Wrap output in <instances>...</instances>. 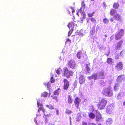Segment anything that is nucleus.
Returning a JSON list of instances; mask_svg holds the SVG:
<instances>
[{"label": "nucleus", "mask_w": 125, "mask_h": 125, "mask_svg": "<svg viewBox=\"0 0 125 125\" xmlns=\"http://www.w3.org/2000/svg\"><path fill=\"white\" fill-rule=\"evenodd\" d=\"M125 96V94L123 93H120L117 97V98L118 100L123 99Z\"/></svg>", "instance_id": "obj_16"}, {"label": "nucleus", "mask_w": 125, "mask_h": 125, "mask_svg": "<svg viewBox=\"0 0 125 125\" xmlns=\"http://www.w3.org/2000/svg\"><path fill=\"white\" fill-rule=\"evenodd\" d=\"M83 115L84 117H86V113H83Z\"/></svg>", "instance_id": "obj_49"}, {"label": "nucleus", "mask_w": 125, "mask_h": 125, "mask_svg": "<svg viewBox=\"0 0 125 125\" xmlns=\"http://www.w3.org/2000/svg\"><path fill=\"white\" fill-rule=\"evenodd\" d=\"M75 25V24L73 22H71L69 23L68 26L70 30H71L69 31L68 33V36H70L71 34L72 33L73 31L74 26Z\"/></svg>", "instance_id": "obj_8"}, {"label": "nucleus", "mask_w": 125, "mask_h": 125, "mask_svg": "<svg viewBox=\"0 0 125 125\" xmlns=\"http://www.w3.org/2000/svg\"><path fill=\"white\" fill-rule=\"evenodd\" d=\"M107 62L109 64H111L112 62V59L111 58H108L107 60Z\"/></svg>", "instance_id": "obj_34"}, {"label": "nucleus", "mask_w": 125, "mask_h": 125, "mask_svg": "<svg viewBox=\"0 0 125 125\" xmlns=\"http://www.w3.org/2000/svg\"><path fill=\"white\" fill-rule=\"evenodd\" d=\"M96 112V121H100L103 120V118L101 117L100 113H99L98 111L95 110Z\"/></svg>", "instance_id": "obj_10"}, {"label": "nucleus", "mask_w": 125, "mask_h": 125, "mask_svg": "<svg viewBox=\"0 0 125 125\" xmlns=\"http://www.w3.org/2000/svg\"><path fill=\"white\" fill-rule=\"evenodd\" d=\"M105 36L106 37H107V36L106 35H105Z\"/></svg>", "instance_id": "obj_57"}, {"label": "nucleus", "mask_w": 125, "mask_h": 125, "mask_svg": "<svg viewBox=\"0 0 125 125\" xmlns=\"http://www.w3.org/2000/svg\"><path fill=\"white\" fill-rule=\"evenodd\" d=\"M89 116L90 118L93 119L94 118L95 115L93 113H90L89 114Z\"/></svg>", "instance_id": "obj_24"}, {"label": "nucleus", "mask_w": 125, "mask_h": 125, "mask_svg": "<svg viewBox=\"0 0 125 125\" xmlns=\"http://www.w3.org/2000/svg\"><path fill=\"white\" fill-rule=\"evenodd\" d=\"M115 68L118 71L121 70L123 68V64L122 62H120L118 63L115 67Z\"/></svg>", "instance_id": "obj_13"}, {"label": "nucleus", "mask_w": 125, "mask_h": 125, "mask_svg": "<svg viewBox=\"0 0 125 125\" xmlns=\"http://www.w3.org/2000/svg\"><path fill=\"white\" fill-rule=\"evenodd\" d=\"M123 104L125 106V101L123 102Z\"/></svg>", "instance_id": "obj_52"}, {"label": "nucleus", "mask_w": 125, "mask_h": 125, "mask_svg": "<svg viewBox=\"0 0 125 125\" xmlns=\"http://www.w3.org/2000/svg\"><path fill=\"white\" fill-rule=\"evenodd\" d=\"M92 1H93L94 0H92Z\"/></svg>", "instance_id": "obj_61"}, {"label": "nucleus", "mask_w": 125, "mask_h": 125, "mask_svg": "<svg viewBox=\"0 0 125 125\" xmlns=\"http://www.w3.org/2000/svg\"><path fill=\"white\" fill-rule=\"evenodd\" d=\"M55 110H56V114L58 115H59V111L57 109H55Z\"/></svg>", "instance_id": "obj_46"}, {"label": "nucleus", "mask_w": 125, "mask_h": 125, "mask_svg": "<svg viewBox=\"0 0 125 125\" xmlns=\"http://www.w3.org/2000/svg\"><path fill=\"white\" fill-rule=\"evenodd\" d=\"M69 8L70 9V10H68V11L69 12V14H70V11H72V13H73L74 12V10L73 9V7H70Z\"/></svg>", "instance_id": "obj_33"}, {"label": "nucleus", "mask_w": 125, "mask_h": 125, "mask_svg": "<svg viewBox=\"0 0 125 125\" xmlns=\"http://www.w3.org/2000/svg\"><path fill=\"white\" fill-rule=\"evenodd\" d=\"M112 88L110 87H109L103 89L102 93L104 95L111 97L113 95Z\"/></svg>", "instance_id": "obj_3"}, {"label": "nucleus", "mask_w": 125, "mask_h": 125, "mask_svg": "<svg viewBox=\"0 0 125 125\" xmlns=\"http://www.w3.org/2000/svg\"><path fill=\"white\" fill-rule=\"evenodd\" d=\"M65 113L68 114L70 115L72 113V111L67 109L66 110Z\"/></svg>", "instance_id": "obj_31"}, {"label": "nucleus", "mask_w": 125, "mask_h": 125, "mask_svg": "<svg viewBox=\"0 0 125 125\" xmlns=\"http://www.w3.org/2000/svg\"><path fill=\"white\" fill-rule=\"evenodd\" d=\"M94 12H93L92 13H89L88 14V16L89 17H92L94 15Z\"/></svg>", "instance_id": "obj_43"}, {"label": "nucleus", "mask_w": 125, "mask_h": 125, "mask_svg": "<svg viewBox=\"0 0 125 125\" xmlns=\"http://www.w3.org/2000/svg\"><path fill=\"white\" fill-rule=\"evenodd\" d=\"M38 119V117H37L36 118H35L34 119V122L36 124V125H40V124H37V121L36 120L37 119Z\"/></svg>", "instance_id": "obj_40"}, {"label": "nucleus", "mask_w": 125, "mask_h": 125, "mask_svg": "<svg viewBox=\"0 0 125 125\" xmlns=\"http://www.w3.org/2000/svg\"><path fill=\"white\" fill-rule=\"evenodd\" d=\"M117 12V11L113 9L111 10L110 12V14L111 15H113V14Z\"/></svg>", "instance_id": "obj_26"}, {"label": "nucleus", "mask_w": 125, "mask_h": 125, "mask_svg": "<svg viewBox=\"0 0 125 125\" xmlns=\"http://www.w3.org/2000/svg\"><path fill=\"white\" fill-rule=\"evenodd\" d=\"M110 21L111 22H112L113 21V18H111L110 19Z\"/></svg>", "instance_id": "obj_51"}, {"label": "nucleus", "mask_w": 125, "mask_h": 125, "mask_svg": "<svg viewBox=\"0 0 125 125\" xmlns=\"http://www.w3.org/2000/svg\"><path fill=\"white\" fill-rule=\"evenodd\" d=\"M90 65L89 64H86L85 67V69L86 70V71L88 72L90 70Z\"/></svg>", "instance_id": "obj_22"}, {"label": "nucleus", "mask_w": 125, "mask_h": 125, "mask_svg": "<svg viewBox=\"0 0 125 125\" xmlns=\"http://www.w3.org/2000/svg\"><path fill=\"white\" fill-rule=\"evenodd\" d=\"M61 91V90L60 89H58L54 92V95L58 96Z\"/></svg>", "instance_id": "obj_20"}, {"label": "nucleus", "mask_w": 125, "mask_h": 125, "mask_svg": "<svg viewBox=\"0 0 125 125\" xmlns=\"http://www.w3.org/2000/svg\"><path fill=\"white\" fill-rule=\"evenodd\" d=\"M121 44L122 43L121 42H120L117 43V46L116 48L117 50H119Z\"/></svg>", "instance_id": "obj_29"}, {"label": "nucleus", "mask_w": 125, "mask_h": 125, "mask_svg": "<svg viewBox=\"0 0 125 125\" xmlns=\"http://www.w3.org/2000/svg\"><path fill=\"white\" fill-rule=\"evenodd\" d=\"M46 106L47 107H48L50 109H53L54 108L52 105L51 104L47 105H46Z\"/></svg>", "instance_id": "obj_37"}, {"label": "nucleus", "mask_w": 125, "mask_h": 125, "mask_svg": "<svg viewBox=\"0 0 125 125\" xmlns=\"http://www.w3.org/2000/svg\"><path fill=\"white\" fill-rule=\"evenodd\" d=\"M51 84V83L50 82H49L47 83H44V85L45 86L46 85L47 87L48 88H49Z\"/></svg>", "instance_id": "obj_36"}, {"label": "nucleus", "mask_w": 125, "mask_h": 125, "mask_svg": "<svg viewBox=\"0 0 125 125\" xmlns=\"http://www.w3.org/2000/svg\"><path fill=\"white\" fill-rule=\"evenodd\" d=\"M68 103L69 104H72L73 102L72 97L71 96L69 95L68 96Z\"/></svg>", "instance_id": "obj_21"}, {"label": "nucleus", "mask_w": 125, "mask_h": 125, "mask_svg": "<svg viewBox=\"0 0 125 125\" xmlns=\"http://www.w3.org/2000/svg\"><path fill=\"white\" fill-rule=\"evenodd\" d=\"M48 125H54L53 124H52L51 123H50Z\"/></svg>", "instance_id": "obj_53"}, {"label": "nucleus", "mask_w": 125, "mask_h": 125, "mask_svg": "<svg viewBox=\"0 0 125 125\" xmlns=\"http://www.w3.org/2000/svg\"><path fill=\"white\" fill-rule=\"evenodd\" d=\"M94 30H92L90 31V36L92 37H94L95 36H93V35L94 34Z\"/></svg>", "instance_id": "obj_25"}, {"label": "nucleus", "mask_w": 125, "mask_h": 125, "mask_svg": "<svg viewBox=\"0 0 125 125\" xmlns=\"http://www.w3.org/2000/svg\"><path fill=\"white\" fill-rule=\"evenodd\" d=\"M120 55L121 56L123 57V56L125 55V51H122L120 53Z\"/></svg>", "instance_id": "obj_35"}, {"label": "nucleus", "mask_w": 125, "mask_h": 125, "mask_svg": "<svg viewBox=\"0 0 125 125\" xmlns=\"http://www.w3.org/2000/svg\"><path fill=\"white\" fill-rule=\"evenodd\" d=\"M113 7L115 9L118 8L119 5L118 3H115L113 5Z\"/></svg>", "instance_id": "obj_30"}, {"label": "nucleus", "mask_w": 125, "mask_h": 125, "mask_svg": "<svg viewBox=\"0 0 125 125\" xmlns=\"http://www.w3.org/2000/svg\"><path fill=\"white\" fill-rule=\"evenodd\" d=\"M112 36H111V37H110V39H111V38H112Z\"/></svg>", "instance_id": "obj_56"}, {"label": "nucleus", "mask_w": 125, "mask_h": 125, "mask_svg": "<svg viewBox=\"0 0 125 125\" xmlns=\"http://www.w3.org/2000/svg\"><path fill=\"white\" fill-rule=\"evenodd\" d=\"M125 79V75H122L119 76L117 78V82H120L123 79Z\"/></svg>", "instance_id": "obj_18"}, {"label": "nucleus", "mask_w": 125, "mask_h": 125, "mask_svg": "<svg viewBox=\"0 0 125 125\" xmlns=\"http://www.w3.org/2000/svg\"><path fill=\"white\" fill-rule=\"evenodd\" d=\"M89 125H96V124L95 123H90Z\"/></svg>", "instance_id": "obj_50"}, {"label": "nucleus", "mask_w": 125, "mask_h": 125, "mask_svg": "<svg viewBox=\"0 0 125 125\" xmlns=\"http://www.w3.org/2000/svg\"><path fill=\"white\" fill-rule=\"evenodd\" d=\"M82 56V53L81 52L79 51L78 52L77 54V58L79 59H80L81 58V56Z\"/></svg>", "instance_id": "obj_23"}, {"label": "nucleus", "mask_w": 125, "mask_h": 125, "mask_svg": "<svg viewBox=\"0 0 125 125\" xmlns=\"http://www.w3.org/2000/svg\"><path fill=\"white\" fill-rule=\"evenodd\" d=\"M83 125H87V124L86 122L85 121H83L82 123Z\"/></svg>", "instance_id": "obj_47"}, {"label": "nucleus", "mask_w": 125, "mask_h": 125, "mask_svg": "<svg viewBox=\"0 0 125 125\" xmlns=\"http://www.w3.org/2000/svg\"><path fill=\"white\" fill-rule=\"evenodd\" d=\"M114 17L115 19H116L118 20H121V16L118 14H116L115 15H114Z\"/></svg>", "instance_id": "obj_19"}, {"label": "nucleus", "mask_w": 125, "mask_h": 125, "mask_svg": "<svg viewBox=\"0 0 125 125\" xmlns=\"http://www.w3.org/2000/svg\"><path fill=\"white\" fill-rule=\"evenodd\" d=\"M38 107V113L37 116L40 115L42 113L44 115L43 118L45 123H47L49 121V118L51 117L52 114L50 113L46 114L45 113V110L43 109V105L41 101L39 99L37 100Z\"/></svg>", "instance_id": "obj_1"}, {"label": "nucleus", "mask_w": 125, "mask_h": 125, "mask_svg": "<svg viewBox=\"0 0 125 125\" xmlns=\"http://www.w3.org/2000/svg\"><path fill=\"white\" fill-rule=\"evenodd\" d=\"M91 21L93 23H95L96 22V20L93 18H91Z\"/></svg>", "instance_id": "obj_41"}, {"label": "nucleus", "mask_w": 125, "mask_h": 125, "mask_svg": "<svg viewBox=\"0 0 125 125\" xmlns=\"http://www.w3.org/2000/svg\"><path fill=\"white\" fill-rule=\"evenodd\" d=\"M119 85L118 83H116L114 87V90L115 91H117V90L119 88Z\"/></svg>", "instance_id": "obj_28"}, {"label": "nucleus", "mask_w": 125, "mask_h": 125, "mask_svg": "<svg viewBox=\"0 0 125 125\" xmlns=\"http://www.w3.org/2000/svg\"><path fill=\"white\" fill-rule=\"evenodd\" d=\"M48 95V93L46 92H44L42 94V97H46Z\"/></svg>", "instance_id": "obj_27"}, {"label": "nucleus", "mask_w": 125, "mask_h": 125, "mask_svg": "<svg viewBox=\"0 0 125 125\" xmlns=\"http://www.w3.org/2000/svg\"><path fill=\"white\" fill-rule=\"evenodd\" d=\"M116 58H117H117H118H118H117L116 57Z\"/></svg>", "instance_id": "obj_59"}, {"label": "nucleus", "mask_w": 125, "mask_h": 125, "mask_svg": "<svg viewBox=\"0 0 125 125\" xmlns=\"http://www.w3.org/2000/svg\"><path fill=\"white\" fill-rule=\"evenodd\" d=\"M81 116L80 114H78L76 118V120L78 122L79 121L81 118Z\"/></svg>", "instance_id": "obj_32"}, {"label": "nucleus", "mask_w": 125, "mask_h": 125, "mask_svg": "<svg viewBox=\"0 0 125 125\" xmlns=\"http://www.w3.org/2000/svg\"><path fill=\"white\" fill-rule=\"evenodd\" d=\"M109 21V20L106 18H105L103 19V22L104 23H108Z\"/></svg>", "instance_id": "obj_39"}, {"label": "nucleus", "mask_w": 125, "mask_h": 125, "mask_svg": "<svg viewBox=\"0 0 125 125\" xmlns=\"http://www.w3.org/2000/svg\"><path fill=\"white\" fill-rule=\"evenodd\" d=\"M103 75L104 73L103 72H98L97 73H94L91 76L88 77V78L89 79H93L95 80L102 79L103 78Z\"/></svg>", "instance_id": "obj_2"}, {"label": "nucleus", "mask_w": 125, "mask_h": 125, "mask_svg": "<svg viewBox=\"0 0 125 125\" xmlns=\"http://www.w3.org/2000/svg\"><path fill=\"white\" fill-rule=\"evenodd\" d=\"M68 66L72 69H74L76 67V64L74 61L73 60H70L67 63Z\"/></svg>", "instance_id": "obj_6"}, {"label": "nucleus", "mask_w": 125, "mask_h": 125, "mask_svg": "<svg viewBox=\"0 0 125 125\" xmlns=\"http://www.w3.org/2000/svg\"><path fill=\"white\" fill-rule=\"evenodd\" d=\"M61 71V70L60 68H58L56 70H55V71H56V73L58 74H60V71Z\"/></svg>", "instance_id": "obj_38"}, {"label": "nucleus", "mask_w": 125, "mask_h": 125, "mask_svg": "<svg viewBox=\"0 0 125 125\" xmlns=\"http://www.w3.org/2000/svg\"><path fill=\"white\" fill-rule=\"evenodd\" d=\"M53 99H55L57 101H58V98L57 96H54L53 98Z\"/></svg>", "instance_id": "obj_45"}, {"label": "nucleus", "mask_w": 125, "mask_h": 125, "mask_svg": "<svg viewBox=\"0 0 125 125\" xmlns=\"http://www.w3.org/2000/svg\"><path fill=\"white\" fill-rule=\"evenodd\" d=\"M85 6V4L84 2L83 1H82V7L79 10H78V11L77 12L76 14L77 15L79 16V13H80L81 15H82V13L83 12V10L84 9V8ZM82 15L83 16V17L82 18H81V19H82V21H83V19H84L85 18V15L84 13H83Z\"/></svg>", "instance_id": "obj_5"}, {"label": "nucleus", "mask_w": 125, "mask_h": 125, "mask_svg": "<svg viewBox=\"0 0 125 125\" xmlns=\"http://www.w3.org/2000/svg\"><path fill=\"white\" fill-rule=\"evenodd\" d=\"M81 102V99L77 97L75 99L74 102L76 107L78 109L79 107V104Z\"/></svg>", "instance_id": "obj_12"}, {"label": "nucleus", "mask_w": 125, "mask_h": 125, "mask_svg": "<svg viewBox=\"0 0 125 125\" xmlns=\"http://www.w3.org/2000/svg\"><path fill=\"white\" fill-rule=\"evenodd\" d=\"M51 83H54V79L53 78V77H51Z\"/></svg>", "instance_id": "obj_42"}, {"label": "nucleus", "mask_w": 125, "mask_h": 125, "mask_svg": "<svg viewBox=\"0 0 125 125\" xmlns=\"http://www.w3.org/2000/svg\"><path fill=\"white\" fill-rule=\"evenodd\" d=\"M61 55H62V56H61L60 57V59L61 60L63 58V53H61Z\"/></svg>", "instance_id": "obj_44"}, {"label": "nucleus", "mask_w": 125, "mask_h": 125, "mask_svg": "<svg viewBox=\"0 0 125 125\" xmlns=\"http://www.w3.org/2000/svg\"><path fill=\"white\" fill-rule=\"evenodd\" d=\"M124 30L123 29H121L119 32L115 35V38L116 40L120 39L122 36L124 34Z\"/></svg>", "instance_id": "obj_11"}, {"label": "nucleus", "mask_w": 125, "mask_h": 125, "mask_svg": "<svg viewBox=\"0 0 125 125\" xmlns=\"http://www.w3.org/2000/svg\"><path fill=\"white\" fill-rule=\"evenodd\" d=\"M79 83L80 84H82L85 81V79L84 76L82 75H80L79 77Z\"/></svg>", "instance_id": "obj_15"}, {"label": "nucleus", "mask_w": 125, "mask_h": 125, "mask_svg": "<svg viewBox=\"0 0 125 125\" xmlns=\"http://www.w3.org/2000/svg\"><path fill=\"white\" fill-rule=\"evenodd\" d=\"M114 106L112 104H110L106 108V112L108 114H111L112 113Z\"/></svg>", "instance_id": "obj_9"}, {"label": "nucleus", "mask_w": 125, "mask_h": 125, "mask_svg": "<svg viewBox=\"0 0 125 125\" xmlns=\"http://www.w3.org/2000/svg\"><path fill=\"white\" fill-rule=\"evenodd\" d=\"M112 123V119L110 118H108L106 121V124L107 125H111Z\"/></svg>", "instance_id": "obj_17"}, {"label": "nucleus", "mask_w": 125, "mask_h": 125, "mask_svg": "<svg viewBox=\"0 0 125 125\" xmlns=\"http://www.w3.org/2000/svg\"><path fill=\"white\" fill-rule=\"evenodd\" d=\"M106 55L107 56H108V54H107Z\"/></svg>", "instance_id": "obj_58"}, {"label": "nucleus", "mask_w": 125, "mask_h": 125, "mask_svg": "<svg viewBox=\"0 0 125 125\" xmlns=\"http://www.w3.org/2000/svg\"><path fill=\"white\" fill-rule=\"evenodd\" d=\"M107 100L104 98H102L99 100L97 105L98 108L100 109H104L106 105Z\"/></svg>", "instance_id": "obj_4"}, {"label": "nucleus", "mask_w": 125, "mask_h": 125, "mask_svg": "<svg viewBox=\"0 0 125 125\" xmlns=\"http://www.w3.org/2000/svg\"><path fill=\"white\" fill-rule=\"evenodd\" d=\"M63 81L64 83L63 89H64L66 90L69 86V82L66 79H64Z\"/></svg>", "instance_id": "obj_14"}, {"label": "nucleus", "mask_w": 125, "mask_h": 125, "mask_svg": "<svg viewBox=\"0 0 125 125\" xmlns=\"http://www.w3.org/2000/svg\"><path fill=\"white\" fill-rule=\"evenodd\" d=\"M73 74V73L72 71L68 70L67 68H65L64 73V76H66L67 78H69Z\"/></svg>", "instance_id": "obj_7"}, {"label": "nucleus", "mask_w": 125, "mask_h": 125, "mask_svg": "<svg viewBox=\"0 0 125 125\" xmlns=\"http://www.w3.org/2000/svg\"><path fill=\"white\" fill-rule=\"evenodd\" d=\"M78 34L79 36H83V34L82 33H81V32H79V33Z\"/></svg>", "instance_id": "obj_48"}, {"label": "nucleus", "mask_w": 125, "mask_h": 125, "mask_svg": "<svg viewBox=\"0 0 125 125\" xmlns=\"http://www.w3.org/2000/svg\"><path fill=\"white\" fill-rule=\"evenodd\" d=\"M70 41V40L69 39H68L67 40V41Z\"/></svg>", "instance_id": "obj_54"}, {"label": "nucleus", "mask_w": 125, "mask_h": 125, "mask_svg": "<svg viewBox=\"0 0 125 125\" xmlns=\"http://www.w3.org/2000/svg\"><path fill=\"white\" fill-rule=\"evenodd\" d=\"M87 22H88V21H87Z\"/></svg>", "instance_id": "obj_60"}, {"label": "nucleus", "mask_w": 125, "mask_h": 125, "mask_svg": "<svg viewBox=\"0 0 125 125\" xmlns=\"http://www.w3.org/2000/svg\"><path fill=\"white\" fill-rule=\"evenodd\" d=\"M98 125H102L100 124H99Z\"/></svg>", "instance_id": "obj_55"}]
</instances>
